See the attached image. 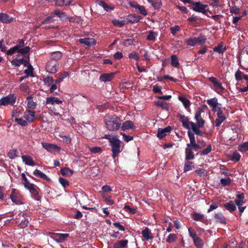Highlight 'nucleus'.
<instances>
[{
  "label": "nucleus",
  "mask_w": 248,
  "mask_h": 248,
  "mask_svg": "<svg viewBox=\"0 0 248 248\" xmlns=\"http://www.w3.org/2000/svg\"><path fill=\"white\" fill-rule=\"evenodd\" d=\"M134 127V123L131 121H126L122 124L121 129L125 131L129 129H133Z\"/></svg>",
  "instance_id": "obj_28"
},
{
  "label": "nucleus",
  "mask_w": 248,
  "mask_h": 248,
  "mask_svg": "<svg viewBox=\"0 0 248 248\" xmlns=\"http://www.w3.org/2000/svg\"><path fill=\"white\" fill-rule=\"evenodd\" d=\"M206 40V36L202 33L200 34L198 37H196V43L199 45H203Z\"/></svg>",
  "instance_id": "obj_32"
},
{
  "label": "nucleus",
  "mask_w": 248,
  "mask_h": 248,
  "mask_svg": "<svg viewBox=\"0 0 248 248\" xmlns=\"http://www.w3.org/2000/svg\"><path fill=\"white\" fill-rule=\"evenodd\" d=\"M226 50V47L224 46L223 42L220 43L217 46L213 48V51L218 53H223Z\"/></svg>",
  "instance_id": "obj_30"
},
{
  "label": "nucleus",
  "mask_w": 248,
  "mask_h": 248,
  "mask_svg": "<svg viewBox=\"0 0 248 248\" xmlns=\"http://www.w3.org/2000/svg\"><path fill=\"white\" fill-rule=\"evenodd\" d=\"M69 76L68 72H64L63 73L60 74V77L58 78L55 81L56 84L60 83L61 82L62 80L66 78L67 77Z\"/></svg>",
  "instance_id": "obj_43"
},
{
  "label": "nucleus",
  "mask_w": 248,
  "mask_h": 248,
  "mask_svg": "<svg viewBox=\"0 0 248 248\" xmlns=\"http://www.w3.org/2000/svg\"><path fill=\"white\" fill-rule=\"evenodd\" d=\"M41 144L44 149L51 153H59L61 150V148L56 144L44 142Z\"/></svg>",
  "instance_id": "obj_6"
},
{
  "label": "nucleus",
  "mask_w": 248,
  "mask_h": 248,
  "mask_svg": "<svg viewBox=\"0 0 248 248\" xmlns=\"http://www.w3.org/2000/svg\"><path fill=\"white\" fill-rule=\"evenodd\" d=\"M225 208L231 213L236 210V207L232 201H230L229 202L224 204Z\"/></svg>",
  "instance_id": "obj_22"
},
{
  "label": "nucleus",
  "mask_w": 248,
  "mask_h": 248,
  "mask_svg": "<svg viewBox=\"0 0 248 248\" xmlns=\"http://www.w3.org/2000/svg\"><path fill=\"white\" fill-rule=\"evenodd\" d=\"M232 182V180L230 177H227L226 178H221L220 179V184L223 186H229Z\"/></svg>",
  "instance_id": "obj_49"
},
{
  "label": "nucleus",
  "mask_w": 248,
  "mask_h": 248,
  "mask_svg": "<svg viewBox=\"0 0 248 248\" xmlns=\"http://www.w3.org/2000/svg\"><path fill=\"white\" fill-rule=\"evenodd\" d=\"M24 186L25 188L29 190L32 196H33L36 200H40V197L37 189L38 187L36 185L32 183H30L28 185H25Z\"/></svg>",
  "instance_id": "obj_7"
},
{
  "label": "nucleus",
  "mask_w": 248,
  "mask_h": 248,
  "mask_svg": "<svg viewBox=\"0 0 248 248\" xmlns=\"http://www.w3.org/2000/svg\"><path fill=\"white\" fill-rule=\"evenodd\" d=\"M69 237L68 233H56L54 235L53 239L58 243H63Z\"/></svg>",
  "instance_id": "obj_9"
},
{
  "label": "nucleus",
  "mask_w": 248,
  "mask_h": 248,
  "mask_svg": "<svg viewBox=\"0 0 248 248\" xmlns=\"http://www.w3.org/2000/svg\"><path fill=\"white\" fill-rule=\"evenodd\" d=\"M112 23L115 26H118V27H122L126 23V20H119L115 19L112 20Z\"/></svg>",
  "instance_id": "obj_47"
},
{
  "label": "nucleus",
  "mask_w": 248,
  "mask_h": 248,
  "mask_svg": "<svg viewBox=\"0 0 248 248\" xmlns=\"http://www.w3.org/2000/svg\"><path fill=\"white\" fill-rule=\"evenodd\" d=\"M59 182L63 187H66L69 186V182L63 177H60Z\"/></svg>",
  "instance_id": "obj_54"
},
{
  "label": "nucleus",
  "mask_w": 248,
  "mask_h": 248,
  "mask_svg": "<svg viewBox=\"0 0 248 248\" xmlns=\"http://www.w3.org/2000/svg\"><path fill=\"white\" fill-rule=\"evenodd\" d=\"M72 0H55V4L58 6L69 5Z\"/></svg>",
  "instance_id": "obj_37"
},
{
  "label": "nucleus",
  "mask_w": 248,
  "mask_h": 248,
  "mask_svg": "<svg viewBox=\"0 0 248 248\" xmlns=\"http://www.w3.org/2000/svg\"><path fill=\"white\" fill-rule=\"evenodd\" d=\"M106 139L109 141V145L111 147L112 156L115 159L122 151L121 149V141L116 137H110L109 135H106Z\"/></svg>",
  "instance_id": "obj_2"
},
{
  "label": "nucleus",
  "mask_w": 248,
  "mask_h": 248,
  "mask_svg": "<svg viewBox=\"0 0 248 248\" xmlns=\"http://www.w3.org/2000/svg\"><path fill=\"white\" fill-rule=\"evenodd\" d=\"M16 97L14 94H10L1 98L0 105L8 106L10 105L13 106L16 103Z\"/></svg>",
  "instance_id": "obj_4"
},
{
  "label": "nucleus",
  "mask_w": 248,
  "mask_h": 248,
  "mask_svg": "<svg viewBox=\"0 0 248 248\" xmlns=\"http://www.w3.org/2000/svg\"><path fill=\"white\" fill-rule=\"evenodd\" d=\"M104 120L107 125V128L110 131H117L121 127L122 121L116 115L106 116Z\"/></svg>",
  "instance_id": "obj_1"
},
{
  "label": "nucleus",
  "mask_w": 248,
  "mask_h": 248,
  "mask_svg": "<svg viewBox=\"0 0 248 248\" xmlns=\"http://www.w3.org/2000/svg\"><path fill=\"white\" fill-rule=\"evenodd\" d=\"M171 64L172 66L174 67H178L180 63L179 62V60L175 55H172L171 56Z\"/></svg>",
  "instance_id": "obj_40"
},
{
  "label": "nucleus",
  "mask_w": 248,
  "mask_h": 248,
  "mask_svg": "<svg viewBox=\"0 0 248 248\" xmlns=\"http://www.w3.org/2000/svg\"><path fill=\"white\" fill-rule=\"evenodd\" d=\"M177 238V236L175 234L170 233L168 236L166 242L169 243H171L174 242Z\"/></svg>",
  "instance_id": "obj_59"
},
{
  "label": "nucleus",
  "mask_w": 248,
  "mask_h": 248,
  "mask_svg": "<svg viewBox=\"0 0 248 248\" xmlns=\"http://www.w3.org/2000/svg\"><path fill=\"white\" fill-rule=\"evenodd\" d=\"M33 175L46 181H50L47 176L38 169L35 170L33 172Z\"/></svg>",
  "instance_id": "obj_25"
},
{
  "label": "nucleus",
  "mask_w": 248,
  "mask_h": 248,
  "mask_svg": "<svg viewBox=\"0 0 248 248\" xmlns=\"http://www.w3.org/2000/svg\"><path fill=\"white\" fill-rule=\"evenodd\" d=\"M141 234L143 238L146 241L152 240L154 238L152 236V233L147 227H145V228L142 231Z\"/></svg>",
  "instance_id": "obj_18"
},
{
  "label": "nucleus",
  "mask_w": 248,
  "mask_h": 248,
  "mask_svg": "<svg viewBox=\"0 0 248 248\" xmlns=\"http://www.w3.org/2000/svg\"><path fill=\"white\" fill-rule=\"evenodd\" d=\"M179 100L183 103L185 108L189 107L190 102V101L186 97L182 96H179Z\"/></svg>",
  "instance_id": "obj_42"
},
{
  "label": "nucleus",
  "mask_w": 248,
  "mask_h": 248,
  "mask_svg": "<svg viewBox=\"0 0 248 248\" xmlns=\"http://www.w3.org/2000/svg\"><path fill=\"white\" fill-rule=\"evenodd\" d=\"M58 62L50 60L46 65V70L52 74L55 73L59 67Z\"/></svg>",
  "instance_id": "obj_5"
},
{
  "label": "nucleus",
  "mask_w": 248,
  "mask_h": 248,
  "mask_svg": "<svg viewBox=\"0 0 248 248\" xmlns=\"http://www.w3.org/2000/svg\"><path fill=\"white\" fill-rule=\"evenodd\" d=\"M155 105L156 106L160 107L163 110L168 111L169 110V106L168 104L164 101H158L155 103Z\"/></svg>",
  "instance_id": "obj_38"
},
{
  "label": "nucleus",
  "mask_w": 248,
  "mask_h": 248,
  "mask_svg": "<svg viewBox=\"0 0 248 248\" xmlns=\"http://www.w3.org/2000/svg\"><path fill=\"white\" fill-rule=\"evenodd\" d=\"M179 118L180 121L182 123L183 127L186 129H189L191 123H193V122H190L188 118L184 115L180 114Z\"/></svg>",
  "instance_id": "obj_10"
},
{
  "label": "nucleus",
  "mask_w": 248,
  "mask_h": 248,
  "mask_svg": "<svg viewBox=\"0 0 248 248\" xmlns=\"http://www.w3.org/2000/svg\"><path fill=\"white\" fill-rule=\"evenodd\" d=\"M115 75V73L103 74L100 76L99 80L103 82L110 81L114 78Z\"/></svg>",
  "instance_id": "obj_12"
},
{
  "label": "nucleus",
  "mask_w": 248,
  "mask_h": 248,
  "mask_svg": "<svg viewBox=\"0 0 248 248\" xmlns=\"http://www.w3.org/2000/svg\"><path fill=\"white\" fill-rule=\"evenodd\" d=\"M127 240H122L118 241L113 245V248H124L126 247L128 244Z\"/></svg>",
  "instance_id": "obj_29"
},
{
  "label": "nucleus",
  "mask_w": 248,
  "mask_h": 248,
  "mask_svg": "<svg viewBox=\"0 0 248 248\" xmlns=\"http://www.w3.org/2000/svg\"><path fill=\"white\" fill-rule=\"evenodd\" d=\"M141 19L140 16L135 15H129L126 17V22L127 23H137Z\"/></svg>",
  "instance_id": "obj_19"
},
{
  "label": "nucleus",
  "mask_w": 248,
  "mask_h": 248,
  "mask_svg": "<svg viewBox=\"0 0 248 248\" xmlns=\"http://www.w3.org/2000/svg\"><path fill=\"white\" fill-rule=\"evenodd\" d=\"M155 9H159L162 6L161 0H147Z\"/></svg>",
  "instance_id": "obj_33"
},
{
  "label": "nucleus",
  "mask_w": 248,
  "mask_h": 248,
  "mask_svg": "<svg viewBox=\"0 0 248 248\" xmlns=\"http://www.w3.org/2000/svg\"><path fill=\"white\" fill-rule=\"evenodd\" d=\"M194 244L195 246L198 248H201L202 247L203 245V242L202 240L199 237H197L196 238L193 240Z\"/></svg>",
  "instance_id": "obj_45"
},
{
  "label": "nucleus",
  "mask_w": 248,
  "mask_h": 248,
  "mask_svg": "<svg viewBox=\"0 0 248 248\" xmlns=\"http://www.w3.org/2000/svg\"><path fill=\"white\" fill-rule=\"evenodd\" d=\"M207 104L212 108H216V106H218L217 99V98L214 97L207 101Z\"/></svg>",
  "instance_id": "obj_41"
},
{
  "label": "nucleus",
  "mask_w": 248,
  "mask_h": 248,
  "mask_svg": "<svg viewBox=\"0 0 248 248\" xmlns=\"http://www.w3.org/2000/svg\"><path fill=\"white\" fill-rule=\"evenodd\" d=\"M128 57L130 59H134L136 61H138L140 59L139 55L136 52H132L129 54Z\"/></svg>",
  "instance_id": "obj_60"
},
{
  "label": "nucleus",
  "mask_w": 248,
  "mask_h": 248,
  "mask_svg": "<svg viewBox=\"0 0 248 248\" xmlns=\"http://www.w3.org/2000/svg\"><path fill=\"white\" fill-rule=\"evenodd\" d=\"M54 17V16L53 15H51L48 17H47L45 20H44L42 22V24H49L50 23H53L54 22L53 17Z\"/></svg>",
  "instance_id": "obj_57"
},
{
  "label": "nucleus",
  "mask_w": 248,
  "mask_h": 248,
  "mask_svg": "<svg viewBox=\"0 0 248 248\" xmlns=\"http://www.w3.org/2000/svg\"><path fill=\"white\" fill-rule=\"evenodd\" d=\"M188 232L189 236L192 238L193 240L198 237L196 232L191 227L188 228Z\"/></svg>",
  "instance_id": "obj_63"
},
{
  "label": "nucleus",
  "mask_w": 248,
  "mask_h": 248,
  "mask_svg": "<svg viewBox=\"0 0 248 248\" xmlns=\"http://www.w3.org/2000/svg\"><path fill=\"white\" fill-rule=\"evenodd\" d=\"M208 80L214 84V87L216 89H219L221 91H223L225 90L222 86L221 83L218 82L216 78L211 77L208 78Z\"/></svg>",
  "instance_id": "obj_16"
},
{
  "label": "nucleus",
  "mask_w": 248,
  "mask_h": 248,
  "mask_svg": "<svg viewBox=\"0 0 248 248\" xmlns=\"http://www.w3.org/2000/svg\"><path fill=\"white\" fill-rule=\"evenodd\" d=\"M186 148L185 150L186 154V160H192L195 158V155L193 153V150L189 146H186Z\"/></svg>",
  "instance_id": "obj_17"
},
{
  "label": "nucleus",
  "mask_w": 248,
  "mask_h": 248,
  "mask_svg": "<svg viewBox=\"0 0 248 248\" xmlns=\"http://www.w3.org/2000/svg\"><path fill=\"white\" fill-rule=\"evenodd\" d=\"M27 101V107L29 108L34 109L36 107V103L33 100V98L31 95L28 96L26 98Z\"/></svg>",
  "instance_id": "obj_26"
},
{
  "label": "nucleus",
  "mask_w": 248,
  "mask_h": 248,
  "mask_svg": "<svg viewBox=\"0 0 248 248\" xmlns=\"http://www.w3.org/2000/svg\"><path fill=\"white\" fill-rule=\"evenodd\" d=\"M185 42L187 45L189 46H194L196 45V37H191L186 40Z\"/></svg>",
  "instance_id": "obj_53"
},
{
  "label": "nucleus",
  "mask_w": 248,
  "mask_h": 248,
  "mask_svg": "<svg viewBox=\"0 0 248 248\" xmlns=\"http://www.w3.org/2000/svg\"><path fill=\"white\" fill-rule=\"evenodd\" d=\"M23 63V58L18 59L17 58H16L11 61L12 65L15 67H18L21 64H22Z\"/></svg>",
  "instance_id": "obj_48"
},
{
  "label": "nucleus",
  "mask_w": 248,
  "mask_h": 248,
  "mask_svg": "<svg viewBox=\"0 0 248 248\" xmlns=\"http://www.w3.org/2000/svg\"><path fill=\"white\" fill-rule=\"evenodd\" d=\"M194 168L193 162L190 161H186L185 163V166L184 168V172L189 171Z\"/></svg>",
  "instance_id": "obj_50"
},
{
  "label": "nucleus",
  "mask_w": 248,
  "mask_h": 248,
  "mask_svg": "<svg viewBox=\"0 0 248 248\" xmlns=\"http://www.w3.org/2000/svg\"><path fill=\"white\" fill-rule=\"evenodd\" d=\"M89 151L93 154L101 153L102 152V149L100 147H93L89 148Z\"/></svg>",
  "instance_id": "obj_55"
},
{
  "label": "nucleus",
  "mask_w": 248,
  "mask_h": 248,
  "mask_svg": "<svg viewBox=\"0 0 248 248\" xmlns=\"http://www.w3.org/2000/svg\"><path fill=\"white\" fill-rule=\"evenodd\" d=\"M235 79L237 81H240L243 78L246 80L247 85H248V75L244 74L242 71L238 69L235 73Z\"/></svg>",
  "instance_id": "obj_13"
},
{
  "label": "nucleus",
  "mask_w": 248,
  "mask_h": 248,
  "mask_svg": "<svg viewBox=\"0 0 248 248\" xmlns=\"http://www.w3.org/2000/svg\"><path fill=\"white\" fill-rule=\"evenodd\" d=\"M23 118L29 123H32L35 119V112L31 110H26L23 115Z\"/></svg>",
  "instance_id": "obj_11"
},
{
  "label": "nucleus",
  "mask_w": 248,
  "mask_h": 248,
  "mask_svg": "<svg viewBox=\"0 0 248 248\" xmlns=\"http://www.w3.org/2000/svg\"><path fill=\"white\" fill-rule=\"evenodd\" d=\"M212 151V145L209 144L208 145L206 148L200 152V155H208L209 153H210Z\"/></svg>",
  "instance_id": "obj_56"
},
{
  "label": "nucleus",
  "mask_w": 248,
  "mask_h": 248,
  "mask_svg": "<svg viewBox=\"0 0 248 248\" xmlns=\"http://www.w3.org/2000/svg\"><path fill=\"white\" fill-rule=\"evenodd\" d=\"M238 150L241 152H245L248 151V141L243 142L238 147Z\"/></svg>",
  "instance_id": "obj_44"
},
{
  "label": "nucleus",
  "mask_w": 248,
  "mask_h": 248,
  "mask_svg": "<svg viewBox=\"0 0 248 248\" xmlns=\"http://www.w3.org/2000/svg\"><path fill=\"white\" fill-rule=\"evenodd\" d=\"M98 4L102 7L105 10H106L107 12H109L114 9V7L110 6L108 5V4H107L104 1H100L98 2Z\"/></svg>",
  "instance_id": "obj_39"
},
{
  "label": "nucleus",
  "mask_w": 248,
  "mask_h": 248,
  "mask_svg": "<svg viewBox=\"0 0 248 248\" xmlns=\"http://www.w3.org/2000/svg\"><path fill=\"white\" fill-rule=\"evenodd\" d=\"M214 218L217 223L224 224L226 223L225 217L221 212L216 213L214 215Z\"/></svg>",
  "instance_id": "obj_21"
},
{
  "label": "nucleus",
  "mask_w": 248,
  "mask_h": 248,
  "mask_svg": "<svg viewBox=\"0 0 248 248\" xmlns=\"http://www.w3.org/2000/svg\"><path fill=\"white\" fill-rule=\"evenodd\" d=\"M50 55L51 60H54L58 62L62 58V54L60 51H55L51 53Z\"/></svg>",
  "instance_id": "obj_27"
},
{
  "label": "nucleus",
  "mask_w": 248,
  "mask_h": 248,
  "mask_svg": "<svg viewBox=\"0 0 248 248\" xmlns=\"http://www.w3.org/2000/svg\"><path fill=\"white\" fill-rule=\"evenodd\" d=\"M192 219L195 221H201L204 217V215L200 213H195L192 215Z\"/></svg>",
  "instance_id": "obj_51"
},
{
  "label": "nucleus",
  "mask_w": 248,
  "mask_h": 248,
  "mask_svg": "<svg viewBox=\"0 0 248 248\" xmlns=\"http://www.w3.org/2000/svg\"><path fill=\"white\" fill-rule=\"evenodd\" d=\"M78 41L80 43L84 44L87 46L95 45L96 44L95 40L92 38H80L79 39Z\"/></svg>",
  "instance_id": "obj_15"
},
{
  "label": "nucleus",
  "mask_w": 248,
  "mask_h": 248,
  "mask_svg": "<svg viewBox=\"0 0 248 248\" xmlns=\"http://www.w3.org/2000/svg\"><path fill=\"white\" fill-rule=\"evenodd\" d=\"M22 216L25 218L27 216L26 214H23ZM28 223L29 221L28 219L24 218L23 220H22L20 223L18 224V227L22 229L25 228L27 226Z\"/></svg>",
  "instance_id": "obj_46"
},
{
  "label": "nucleus",
  "mask_w": 248,
  "mask_h": 248,
  "mask_svg": "<svg viewBox=\"0 0 248 248\" xmlns=\"http://www.w3.org/2000/svg\"><path fill=\"white\" fill-rule=\"evenodd\" d=\"M62 103V101L59 99L57 97H49L46 98V104H51V105H55V104H60Z\"/></svg>",
  "instance_id": "obj_24"
},
{
  "label": "nucleus",
  "mask_w": 248,
  "mask_h": 248,
  "mask_svg": "<svg viewBox=\"0 0 248 248\" xmlns=\"http://www.w3.org/2000/svg\"><path fill=\"white\" fill-rule=\"evenodd\" d=\"M191 127L195 134L201 137L203 136L202 133L200 129V128H202V127H200L193 123H191Z\"/></svg>",
  "instance_id": "obj_31"
},
{
  "label": "nucleus",
  "mask_w": 248,
  "mask_h": 248,
  "mask_svg": "<svg viewBox=\"0 0 248 248\" xmlns=\"http://www.w3.org/2000/svg\"><path fill=\"white\" fill-rule=\"evenodd\" d=\"M22 161L25 163V164L34 166L35 165V163L33 160V159L31 156L29 155H23L22 156Z\"/></svg>",
  "instance_id": "obj_23"
},
{
  "label": "nucleus",
  "mask_w": 248,
  "mask_h": 248,
  "mask_svg": "<svg viewBox=\"0 0 248 248\" xmlns=\"http://www.w3.org/2000/svg\"><path fill=\"white\" fill-rule=\"evenodd\" d=\"M217 118L215 120V123L216 126H219L221 125V123L224 121L226 117L223 111H219L217 113Z\"/></svg>",
  "instance_id": "obj_14"
},
{
  "label": "nucleus",
  "mask_w": 248,
  "mask_h": 248,
  "mask_svg": "<svg viewBox=\"0 0 248 248\" xmlns=\"http://www.w3.org/2000/svg\"><path fill=\"white\" fill-rule=\"evenodd\" d=\"M166 136V133L162 128H159L158 129V133L157 136L159 139H163Z\"/></svg>",
  "instance_id": "obj_64"
},
{
  "label": "nucleus",
  "mask_w": 248,
  "mask_h": 248,
  "mask_svg": "<svg viewBox=\"0 0 248 248\" xmlns=\"http://www.w3.org/2000/svg\"><path fill=\"white\" fill-rule=\"evenodd\" d=\"M33 68L31 64H30L29 66L28 67V68L24 71V72L25 74L27 75L28 76H29L30 77H33Z\"/></svg>",
  "instance_id": "obj_58"
},
{
  "label": "nucleus",
  "mask_w": 248,
  "mask_h": 248,
  "mask_svg": "<svg viewBox=\"0 0 248 248\" xmlns=\"http://www.w3.org/2000/svg\"><path fill=\"white\" fill-rule=\"evenodd\" d=\"M148 33L146 39L148 41L154 42L157 36V33L151 30L148 31Z\"/></svg>",
  "instance_id": "obj_35"
},
{
  "label": "nucleus",
  "mask_w": 248,
  "mask_h": 248,
  "mask_svg": "<svg viewBox=\"0 0 248 248\" xmlns=\"http://www.w3.org/2000/svg\"><path fill=\"white\" fill-rule=\"evenodd\" d=\"M240 155L237 151H235L232 155V160L235 161H238L240 159Z\"/></svg>",
  "instance_id": "obj_61"
},
{
  "label": "nucleus",
  "mask_w": 248,
  "mask_h": 248,
  "mask_svg": "<svg viewBox=\"0 0 248 248\" xmlns=\"http://www.w3.org/2000/svg\"><path fill=\"white\" fill-rule=\"evenodd\" d=\"M190 5L192 7H191L190 5H189L188 7L194 11L202 13L207 16H210L208 15V13H209L210 14H212V12L206 9V7L207 6V5L203 4L200 1L195 2L192 0Z\"/></svg>",
  "instance_id": "obj_3"
},
{
  "label": "nucleus",
  "mask_w": 248,
  "mask_h": 248,
  "mask_svg": "<svg viewBox=\"0 0 248 248\" xmlns=\"http://www.w3.org/2000/svg\"><path fill=\"white\" fill-rule=\"evenodd\" d=\"M61 173L63 176H71L73 174V170L69 168H64L61 169Z\"/></svg>",
  "instance_id": "obj_36"
},
{
  "label": "nucleus",
  "mask_w": 248,
  "mask_h": 248,
  "mask_svg": "<svg viewBox=\"0 0 248 248\" xmlns=\"http://www.w3.org/2000/svg\"><path fill=\"white\" fill-rule=\"evenodd\" d=\"M54 14L58 16L62 20H67L68 16L66 13L61 12L59 10H55Z\"/></svg>",
  "instance_id": "obj_34"
},
{
  "label": "nucleus",
  "mask_w": 248,
  "mask_h": 248,
  "mask_svg": "<svg viewBox=\"0 0 248 248\" xmlns=\"http://www.w3.org/2000/svg\"><path fill=\"white\" fill-rule=\"evenodd\" d=\"M18 154V152L16 149H13L11 150L8 154V156L11 159H14L16 156H17Z\"/></svg>",
  "instance_id": "obj_52"
},
{
  "label": "nucleus",
  "mask_w": 248,
  "mask_h": 248,
  "mask_svg": "<svg viewBox=\"0 0 248 248\" xmlns=\"http://www.w3.org/2000/svg\"><path fill=\"white\" fill-rule=\"evenodd\" d=\"M14 20L13 17H10L5 13H0V21L3 23H10Z\"/></svg>",
  "instance_id": "obj_20"
},
{
  "label": "nucleus",
  "mask_w": 248,
  "mask_h": 248,
  "mask_svg": "<svg viewBox=\"0 0 248 248\" xmlns=\"http://www.w3.org/2000/svg\"><path fill=\"white\" fill-rule=\"evenodd\" d=\"M10 199L14 203L16 204H20L21 202V195L16 189L13 188L10 195Z\"/></svg>",
  "instance_id": "obj_8"
},
{
  "label": "nucleus",
  "mask_w": 248,
  "mask_h": 248,
  "mask_svg": "<svg viewBox=\"0 0 248 248\" xmlns=\"http://www.w3.org/2000/svg\"><path fill=\"white\" fill-rule=\"evenodd\" d=\"M44 82L45 84L50 86L53 82V78L52 77H46L44 78Z\"/></svg>",
  "instance_id": "obj_62"
}]
</instances>
